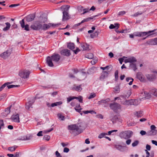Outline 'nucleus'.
Wrapping results in <instances>:
<instances>
[{"label": "nucleus", "mask_w": 157, "mask_h": 157, "mask_svg": "<svg viewBox=\"0 0 157 157\" xmlns=\"http://www.w3.org/2000/svg\"><path fill=\"white\" fill-rule=\"evenodd\" d=\"M11 54V52L10 51L7 50L0 55V56L4 59L7 58L9 57Z\"/></svg>", "instance_id": "obj_14"}, {"label": "nucleus", "mask_w": 157, "mask_h": 157, "mask_svg": "<svg viewBox=\"0 0 157 157\" xmlns=\"http://www.w3.org/2000/svg\"><path fill=\"white\" fill-rule=\"evenodd\" d=\"M106 135H107V133H101L98 136V137L100 139L104 137V136Z\"/></svg>", "instance_id": "obj_51"}, {"label": "nucleus", "mask_w": 157, "mask_h": 157, "mask_svg": "<svg viewBox=\"0 0 157 157\" xmlns=\"http://www.w3.org/2000/svg\"><path fill=\"white\" fill-rule=\"evenodd\" d=\"M146 43L148 44L151 45H155L154 39L150 40L146 42Z\"/></svg>", "instance_id": "obj_34"}, {"label": "nucleus", "mask_w": 157, "mask_h": 157, "mask_svg": "<svg viewBox=\"0 0 157 157\" xmlns=\"http://www.w3.org/2000/svg\"><path fill=\"white\" fill-rule=\"evenodd\" d=\"M140 103V101L138 99H135L134 100L133 99V103L132 104V105H137L139 104Z\"/></svg>", "instance_id": "obj_39"}, {"label": "nucleus", "mask_w": 157, "mask_h": 157, "mask_svg": "<svg viewBox=\"0 0 157 157\" xmlns=\"http://www.w3.org/2000/svg\"><path fill=\"white\" fill-rule=\"evenodd\" d=\"M137 61L136 58L134 57H131L125 59L124 62L125 63H133Z\"/></svg>", "instance_id": "obj_13"}, {"label": "nucleus", "mask_w": 157, "mask_h": 157, "mask_svg": "<svg viewBox=\"0 0 157 157\" xmlns=\"http://www.w3.org/2000/svg\"><path fill=\"white\" fill-rule=\"evenodd\" d=\"M110 120L112 121L113 124L116 123L117 122H121V120L119 116L115 115L111 117Z\"/></svg>", "instance_id": "obj_11"}, {"label": "nucleus", "mask_w": 157, "mask_h": 157, "mask_svg": "<svg viewBox=\"0 0 157 157\" xmlns=\"http://www.w3.org/2000/svg\"><path fill=\"white\" fill-rule=\"evenodd\" d=\"M62 104V101H60L58 102H55L54 103H52L51 104V106L52 107H54L55 106H57L58 105H59Z\"/></svg>", "instance_id": "obj_33"}, {"label": "nucleus", "mask_w": 157, "mask_h": 157, "mask_svg": "<svg viewBox=\"0 0 157 157\" xmlns=\"http://www.w3.org/2000/svg\"><path fill=\"white\" fill-rule=\"evenodd\" d=\"M145 76L147 79L149 81H152L156 78V75L153 73L146 74Z\"/></svg>", "instance_id": "obj_12"}, {"label": "nucleus", "mask_w": 157, "mask_h": 157, "mask_svg": "<svg viewBox=\"0 0 157 157\" xmlns=\"http://www.w3.org/2000/svg\"><path fill=\"white\" fill-rule=\"evenodd\" d=\"M42 24L37 21L31 26V28L34 30H39L42 29Z\"/></svg>", "instance_id": "obj_8"}, {"label": "nucleus", "mask_w": 157, "mask_h": 157, "mask_svg": "<svg viewBox=\"0 0 157 157\" xmlns=\"http://www.w3.org/2000/svg\"><path fill=\"white\" fill-rule=\"evenodd\" d=\"M75 109L77 112L80 113L81 112V110L82 109L79 104H77L76 107L75 108Z\"/></svg>", "instance_id": "obj_31"}, {"label": "nucleus", "mask_w": 157, "mask_h": 157, "mask_svg": "<svg viewBox=\"0 0 157 157\" xmlns=\"http://www.w3.org/2000/svg\"><path fill=\"white\" fill-rule=\"evenodd\" d=\"M19 117V114L18 113H17L12 115L11 118L15 122H20Z\"/></svg>", "instance_id": "obj_16"}, {"label": "nucleus", "mask_w": 157, "mask_h": 157, "mask_svg": "<svg viewBox=\"0 0 157 157\" xmlns=\"http://www.w3.org/2000/svg\"><path fill=\"white\" fill-rule=\"evenodd\" d=\"M58 25V24H52L49 23L48 24H44L42 25V29H41L43 30H46L49 29L50 27H55Z\"/></svg>", "instance_id": "obj_10"}, {"label": "nucleus", "mask_w": 157, "mask_h": 157, "mask_svg": "<svg viewBox=\"0 0 157 157\" xmlns=\"http://www.w3.org/2000/svg\"><path fill=\"white\" fill-rule=\"evenodd\" d=\"M35 99L33 98L31 100L29 101L26 104L25 108L26 109L29 110L30 107H32V106L33 103L34 102Z\"/></svg>", "instance_id": "obj_17"}, {"label": "nucleus", "mask_w": 157, "mask_h": 157, "mask_svg": "<svg viewBox=\"0 0 157 157\" xmlns=\"http://www.w3.org/2000/svg\"><path fill=\"white\" fill-rule=\"evenodd\" d=\"M4 127V124L3 121L2 120H0V127L1 129L3 128Z\"/></svg>", "instance_id": "obj_52"}, {"label": "nucleus", "mask_w": 157, "mask_h": 157, "mask_svg": "<svg viewBox=\"0 0 157 157\" xmlns=\"http://www.w3.org/2000/svg\"><path fill=\"white\" fill-rule=\"evenodd\" d=\"M154 132L155 131H153L151 130L150 131H148L147 132V135L148 136L155 135L157 133Z\"/></svg>", "instance_id": "obj_32"}, {"label": "nucleus", "mask_w": 157, "mask_h": 157, "mask_svg": "<svg viewBox=\"0 0 157 157\" xmlns=\"http://www.w3.org/2000/svg\"><path fill=\"white\" fill-rule=\"evenodd\" d=\"M61 9L63 10V20H66L69 18L68 13L67 11L68 10V8H67L66 6H62L61 7Z\"/></svg>", "instance_id": "obj_6"}, {"label": "nucleus", "mask_w": 157, "mask_h": 157, "mask_svg": "<svg viewBox=\"0 0 157 157\" xmlns=\"http://www.w3.org/2000/svg\"><path fill=\"white\" fill-rule=\"evenodd\" d=\"M59 119H60L62 121H63L64 120V117L61 114H58L57 115Z\"/></svg>", "instance_id": "obj_46"}, {"label": "nucleus", "mask_w": 157, "mask_h": 157, "mask_svg": "<svg viewBox=\"0 0 157 157\" xmlns=\"http://www.w3.org/2000/svg\"><path fill=\"white\" fill-rule=\"evenodd\" d=\"M60 53L62 55L67 56H70L71 55L70 50L67 49H65L62 50L60 51Z\"/></svg>", "instance_id": "obj_15"}, {"label": "nucleus", "mask_w": 157, "mask_h": 157, "mask_svg": "<svg viewBox=\"0 0 157 157\" xmlns=\"http://www.w3.org/2000/svg\"><path fill=\"white\" fill-rule=\"evenodd\" d=\"M156 128V127L154 125H152L151 126V130L153 131H155L154 132L157 133V130L155 129Z\"/></svg>", "instance_id": "obj_42"}, {"label": "nucleus", "mask_w": 157, "mask_h": 157, "mask_svg": "<svg viewBox=\"0 0 157 157\" xmlns=\"http://www.w3.org/2000/svg\"><path fill=\"white\" fill-rule=\"evenodd\" d=\"M136 77L140 81H143L144 80V76L141 72H138L136 74Z\"/></svg>", "instance_id": "obj_23"}, {"label": "nucleus", "mask_w": 157, "mask_h": 157, "mask_svg": "<svg viewBox=\"0 0 157 157\" xmlns=\"http://www.w3.org/2000/svg\"><path fill=\"white\" fill-rule=\"evenodd\" d=\"M20 22L21 27L22 28H24L25 26V21L24 19H22L21 21H20Z\"/></svg>", "instance_id": "obj_47"}, {"label": "nucleus", "mask_w": 157, "mask_h": 157, "mask_svg": "<svg viewBox=\"0 0 157 157\" xmlns=\"http://www.w3.org/2000/svg\"><path fill=\"white\" fill-rule=\"evenodd\" d=\"M7 86V87L8 89H10V88L15 87H18L19 86V85H8Z\"/></svg>", "instance_id": "obj_45"}, {"label": "nucleus", "mask_w": 157, "mask_h": 157, "mask_svg": "<svg viewBox=\"0 0 157 157\" xmlns=\"http://www.w3.org/2000/svg\"><path fill=\"white\" fill-rule=\"evenodd\" d=\"M12 82H8L6 83L3 84L2 86L0 87V91H1L2 90L7 86L8 85L12 83Z\"/></svg>", "instance_id": "obj_37"}, {"label": "nucleus", "mask_w": 157, "mask_h": 157, "mask_svg": "<svg viewBox=\"0 0 157 157\" xmlns=\"http://www.w3.org/2000/svg\"><path fill=\"white\" fill-rule=\"evenodd\" d=\"M80 45L82 48V50L83 51L87 50L89 49V45L86 43L81 44Z\"/></svg>", "instance_id": "obj_24"}, {"label": "nucleus", "mask_w": 157, "mask_h": 157, "mask_svg": "<svg viewBox=\"0 0 157 157\" xmlns=\"http://www.w3.org/2000/svg\"><path fill=\"white\" fill-rule=\"evenodd\" d=\"M143 95L144 96V98L147 99H149L151 97V95L149 93L146 91L144 92V94Z\"/></svg>", "instance_id": "obj_30"}, {"label": "nucleus", "mask_w": 157, "mask_h": 157, "mask_svg": "<svg viewBox=\"0 0 157 157\" xmlns=\"http://www.w3.org/2000/svg\"><path fill=\"white\" fill-rule=\"evenodd\" d=\"M96 96V94L94 93H91L90 96L88 97L89 99H90L93 98Z\"/></svg>", "instance_id": "obj_44"}, {"label": "nucleus", "mask_w": 157, "mask_h": 157, "mask_svg": "<svg viewBox=\"0 0 157 157\" xmlns=\"http://www.w3.org/2000/svg\"><path fill=\"white\" fill-rule=\"evenodd\" d=\"M110 108L113 110L114 112H117L118 109H120L121 108V105L116 102H114L113 103H110L109 105Z\"/></svg>", "instance_id": "obj_5"}, {"label": "nucleus", "mask_w": 157, "mask_h": 157, "mask_svg": "<svg viewBox=\"0 0 157 157\" xmlns=\"http://www.w3.org/2000/svg\"><path fill=\"white\" fill-rule=\"evenodd\" d=\"M109 73L105 71H103L101 76L100 79L102 80L108 76Z\"/></svg>", "instance_id": "obj_21"}, {"label": "nucleus", "mask_w": 157, "mask_h": 157, "mask_svg": "<svg viewBox=\"0 0 157 157\" xmlns=\"http://www.w3.org/2000/svg\"><path fill=\"white\" fill-rule=\"evenodd\" d=\"M83 113L85 114H86L88 113H90L91 114H93V113H94L95 114H96V112L93 110L84 111H83Z\"/></svg>", "instance_id": "obj_40"}, {"label": "nucleus", "mask_w": 157, "mask_h": 157, "mask_svg": "<svg viewBox=\"0 0 157 157\" xmlns=\"http://www.w3.org/2000/svg\"><path fill=\"white\" fill-rule=\"evenodd\" d=\"M73 90H75L78 92L80 91L82 88L81 87V85L78 86H76V85H74L72 88Z\"/></svg>", "instance_id": "obj_22"}, {"label": "nucleus", "mask_w": 157, "mask_h": 157, "mask_svg": "<svg viewBox=\"0 0 157 157\" xmlns=\"http://www.w3.org/2000/svg\"><path fill=\"white\" fill-rule=\"evenodd\" d=\"M114 89L116 92H117V93H118L120 91V87L119 86H115L114 88Z\"/></svg>", "instance_id": "obj_53"}, {"label": "nucleus", "mask_w": 157, "mask_h": 157, "mask_svg": "<svg viewBox=\"0 0 157 157\" xmlns=\"http://www.w3.org/2000/svg\"><path fill=\"white\" fill-rule=\"evenodd\" d=\"M110 67V66H106L105 67H100V68L102 70H105L106 69H109V68Z\"/></svg>", "instance_id": "obj_59"}, {"label": "nucleus", "mask_w": 157, "mask_h": 157, "mask_svg": "<svg viewBox=\"0 0 157 157\" xmlns=\"http://www.w3.org/2000/svg\"><path fill=\"white\" fill-rule=\"evenodd\" d=\"M150 93L155 96H157V89H153L150 91Z\"/></svg>", "instance_id": "obj_35"}, {"label": "nucleus", "mask_w": 157, "mask_h": 157, "mask_svg": "<svg viewBox=\"0 0 157 157\" xmlns=\"http://www.w3.org/2000/svg\"><path fill=\"white\" fill-rule=\"evenodd\" d=\"M139 144V141L138 140H135L132 144V146L133 147L136 146Z\"/></svg>", "instance_id": "obj_49"}, {"label": "nucleus", "mask_w": 157, "mask_h": 157, "mask_svg": "<svg viewBox=\"0 0 157 157\" xmlns=\"http://www.w3.org/2000/svg\"><path fill=\"white\" fill-rule=\"evenodd\" d=\"M47 20V17L45 14H42L39 17L38 20L37 21L42 24L43 23H45Z\"/></svg>", "instance_id": "obj_9"}, {"label": "nucleus", "mask_w": 157, "mask_h": 157, "mask_svg": "<svg viewBox=\"0 0 157 157\" xmlns=\"http://www.w3.org/2000/svg\"><path fill=\"white\" fill-rule=\"evenodd\" d=\"M156 30V29L153 30L151 31H149L148 32H136L134 33V35L135 36H139V37H143L146 35H147L146 37L143 38V40L145 39L148 36L151 35L153 34H151L152 33L154 32Z\"/></svg>", "instance_id": "obj_2"}, {"label": "nucleus", "mask_w": 157, "mask_h": 157, "mask_svg": "<svg viewBox=\"0 0 157 157\" xmlns=\"http://www.w3.org/2000/svg\"><path fill=\"white\" fill-rule=\"evenodd\" d=\"M30 74V72L27 70H23L19 72V75L21 77L24 78H28Z\"/></svg>", "instance_id": "obj_7"}, {"label": "nucleus", "mask_w": 157, "mask_h": 157, "mask_svg": "<svg viewBox=\"0 0 157 157\" xmlns=\"http://www.w3.org/2000/svg\"><path fill=\"white\" fill-rule=\"evenodd\" d=\"M85 57L90 59H92L94 57L92 53H88L86 55Z\"/></svg>", "instance_id": "obj_38"}, {"label": "nucleus", "mask_w": 157, "mask_h": 157, "mask_svg": "<svg viewBox=\"0 0 157 157\" xmlns=\"http://www.w3.org/2000/svg\"><path fill=\"white\" fill-rule=\"evenodd\" d=\"M43 138L46 140H48L50 139V136L48 135H45L44 136Z\"/></svg>", "instance_id": "obj_54"}, {"label": "nucleus", "mask_w": 157, "mask_h": 157, "mask_svg": "<svg viewBox=\"0 0 157 157\" xmlns=\"http://www.w3.org/2000/svg\"><path fill=\"white\" fill-rule=\"evenodd\" d=\"M17 147L16 146L10 147L8 148V150L10 151H13L15 150Z\"/></svg>", "instance_id": "obj_41"}, {"label": "nucleus", "mask_w": 157, "mask_h": 157, "mask_svg": "<svg viewBox=\"0 0 157 157\" xmlns=\"http://www.w3.org/2000/svg\"><path fill=\"white\" fill-rule=\"evenodd\" d=\"M114 147L117 150L121 151H124L123 147L121 145H114Z\"/></svg>", "instance_id": "obj_28"}, {"label": "nucleus", "mask_w": 157, "mask_h": 157, "mask_svg": "<svg viewBox=\"0 0 157 157\" xmlns=\"http://www.w3.org/2000/svg\"><path fill=\"white\" fill-rule=\"evenodd\" d=\"M74 99H76L78 100L81 103L82 102V96H80L79 97H74Z\"/></svg>", "instance_id": "obj_43"}, {"label": "nucleus", "mask_w": 157, "mask_h": 157, "mask_svg": "<svg viewBox=\"0 0 157 157\" xmlns=\"http://www.w3.org/2000/svg\"><path fill=\"white\" fill-rule=\"evenodd\" d=\"M145 11H142L137 12L134 14H132L131 15L132 17H137L138 16L141 15L143 14V13L145 12Z\"/></svg>", "instance_id": "obj_26"}, {"label": "nucleus", "mask_w": 157, "mask_h": 157, "mask_svg": "<svg viewBox=\"0 0 157 157\" xmlns=\"http://www.w3.org/2000/svg\"><path fill=\"white\" fill-rule=\"evenodd\" d=\"M133 103V99L126 100L125 101H121V104L124 105H132Z\"/></svg>", "instance_id": "obj_20"}, {"label": "nucleus", "mask_w": 157, "mask_h": 157, "mask_svg": "<svg viewBox=\"0 0 157 157\" xmlns=\"http://www.w3.org/2000/svg\"><path fill=\"white\" fill-rule=\"evenodd\" d=\"M126 13V12L124 11H120L119 12L118 15L119 16H122Z\"/></svg>", "instance_id": "obj_57"}, {"label": "nucleus", "mask_w": 157, "mask_h": 157, "mask_svg": "<svg viewBox=\"0 0 157 157\" xmlns=\"http://www.w3.org/2000/svg\"><path fill=\"white\" fill-rule=\"evenodd\" d=\"M83 12L82 13V14H84L88 12L89 11V10L88 8H86L83 9Z\"/></svg>", "instance_id": "obj_58"}, {"label": "nucleus", "mask_w": 157, "mask_h": 157, "mask_svg": "<svg viewBox=\"0 0 157 157\" xmlns=\"http://www.w3.org/2000/svg\"><path fill=\"white\" fill-rule=\"evenodd\" d=\"M35 17V15L34 14H31L28 15L26 17V21L27 22H30L33 21Z\"/></svg>", "instance_id": "obj_19"}, {"label": "nucleus", "mask_w": 157, "mask_h": 157, "mask_svg": "<svg viewBox=\"0 0 157 157\" xmlns=\"http://www.w3.org/2000/svg\"><path fill=\"white\" fill-rule=\"evenodd\" d=\"M56 157H62L61 155L60 154L59 152L58 151H56Z\"/></svg>", "instance_id": "obj_64"}, {"label": "nucleus", "mask_w": 157, "mask_h": 157, "mask_svg": "<svg viewBox=\"0 0 157 157\" xmlns=\"http://www.w3.org/2000/svg\"><path fill=\"white\" fill-rule=\"evenodd\" d=\"M80 125L78 126L74 124L68 125V129L72 131L73 132H75V134L77 135L82 132V130L80 128Z\"/></svg>", "instance_id": "obj_3"}, {"label": "nucleus", "mask_w": 157, "mask_h": 157, "mask_svg": "<svg viewBox=\"0 0 157 157\" xmlns=\"http://www.w3.org/2000/svg\"><path fill=\"white\" fill-rule=\"evenodd\" d=\"M12 105L10 106L9 107H7L5 109L4 113L5 116H6L10 113V109Z\"/></svg>", "instance_id": "obj_29"}, {"label": "nucleus", "mask_w": 157, "mask_h": 157, "mask_svg": "<svg viewBox=\"0 0 157 157\" xmlns=\"http://www.w3.org/2000/svg\"><path fill=\"white\" fill-rule=\"evenodd\" d=\"M96 16H93V17H89L87 18H85L86 21V22H87L89 21H90L92 19H93L94 18L96 17Z\"/></svg>", "instance_id": "obj_56"}, {"label": "nucleus", "mask_w": 157, "mask_h": 157, "mask_svg": "<svg viewBox=\"0 0 157 157\" xmlns=\"http://www.w3.org/2000/svg\"><path fill=\"white\" fill-rule=\"evenodd\" d=\"M60 58V56L58 54L53 55L51 57L48 56L47 59V63L49 66L52 67L54 65L52 61L55 62H58Z\"/></svg>", "instance_id": "obj_1"}, {"label": "nucleus", "mask_w": 157, "mask_h": 157, "mask_svg": "<svg viewBox=\"0 0 157 157\" xmlns=\"http://www.w3.org/2000/svg\"><path fill=\"white\" fill-rule=\"evenodd\" d=\"M143 112L141 111L137 112V116L138 117H140L142 115Z\"/></svg>", "instance_id": "obj_55"}, {"label": "nucleus", "mask_w": 157, "mask_h": 157, "mask_svg": "<svg viewBox=\"0 0 157 157\" xmlns=\"http://www.w3.org/2000/svg\"><path fill=\"white\" fill-rule=\"evenodd\" d=\"M69 149L67 147H65L63 149V152H64L67 153L69 151Z\"/></svg>", "instance_id": "obj_62"}, {"label": "nucleus", "mask_w": 157, "mask_h": 157, "mask_svg": "<svg viewBox=\"0 0 157 157\" xmlns=\"http://www.w3.org/2000/svg\"><path fill=\"white\" fill-rule=\"evenodd\" d=\"M74 99V97H69L67 98V102H69L71 101Z\"/></svg>", "instance_id": "obj_50"}, {"label": "nucleus", "mask_w": 157, "mask_h": 157, "mask_svg": "<svg viewBox=\"0 0 157 157\" xmlns=\"http://www.w3.org/2000/svg\"><path fill=\"white\" fill-rule=\"evenodd\" d=\"M130 67L134 71H135L137 69L136 64L134 63H130Z\"/></svg>", "instance_id": "obj_36"}, {"label": "nucleus", "mask_w": 157, "mask_h": 157, "mask_svg": "<svg viewBox=\"0 0 157 157\" xmlns=\"http://www.w3.org/2000/svg\"><path fill=\"white\" fill-rule=\"evenodd\" d=\"M110 101L109 98H107L105 99H102L101 101H98V104L100 105L102 103L108 104V102Z\"/></svg>", "instance_id": "obj_25"}, {"label": "nucleus", "mask_w": 157, "mask_h": 157, "mask_svg": "<svg viewBox=\"0 0 157 157\" xmlns=\"http://www.w3.org/2000/svg\"><path fill=\"white\" fill-rule=\"evenodd\" d=\"M67 47L70 49L71 50H73L75 48V44L73 43H69L67 45Z\"/></svg>", "instance_id": "obj_27"}, {"label": "nucleus", "mask_w": 157, "mask_h": 157, "mask_svg": "<svg viewBox=\"0 0 157 157\" xmlns=\"http://www.w3.org/2000/svg\"><path fill=\"white\" fill-rule=\"evenodd\" d=\"M140 133L141 134V135L143 136L145 134H147V132L144 130H141L140 131Z\"/></svg>", "instance_id": "obj_63"}, {"label": "nucleus", "mask_w": 157, "mask_h": 157, "mask_svg": "<svg viewBox=\"0 0 157 157\" xmlns=\"http://www.w3.org/2000/svg\"><path fill=\"white\" fill-rule=\"evenodd\" d=\"M133 134V132L131 131H125L121 132L120 133L119 136L121 138L127 140L130 138Z\"/></svg>", "instance_id": "obj_4"}, {"label": "nucleus", "mask_w": 157, "mask_h": 157, "mask_svg": "<svg viewBox=\"0 0 157 157\" xmlns=\"http://www.w3.org/2000/svg\"><path fill=\"white\" fill-rule=\"evenodd\" d=\"M115 77L116 80L118 79V71L116 70L115 72Z\"/></svg>", "instance_id": "obj_48"}, {"label": "nucleus", "mask_w": 157, "mask_h": 157, "mask_svg": "<svg viewBox=\"0 0 157 157\" xmlns=\"http://www.w3.org/2000/svg\"><path fill=\"white\" fill-rule=\"evenodd\" d=\"M123 58H127V57L124 56V57H123V58H121L119 59V61L120 62V63H121V64H122V62L124 60Z\"/></svg>", "instance_id": "obj_60"}, {"label": "nucleus", "mask_w": 157, "mask_h": 157, "mask_svg": "<svg viewBox=\"0 0 157 157\" xmlns=\"http://www.w3.org/2000/svg\"><path fill=\"white\" fill-rule=\"evenodd\" d=\"M24 29L26 30L27 31H28L29 30V25L26 24V25L24 27Z\"/></svg>", "instance_id": "obj_61"}, {"label": "nucleus", "mask_w": 157, "mask_h": 157, "mask_svg": "<svg viewBox=\"0 0 157 157\" xmlns=\"http://www.w3.org/2000/svg\"><path fill=\"white\" fill-rule=\"evenodd\" d=\"M131 92L130 90H128L127 92V94H124L123 95H122L121 96V98H119V99L122 101L123 100H125L126 99V98H128L131 95Z\"/></svg>", "instance_id": "obj_18"}]
</instances>
